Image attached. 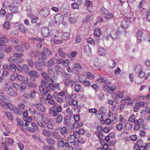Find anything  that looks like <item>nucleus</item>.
I'll return each instance as SVG.
<instances>
[{
  "label": "nucleus",
  "mask_w": 150,
  "mask_h": 150,
  "mask_svg": "<svg viewBox=\"0 0 150 150\" xmlns=\"http://www.w3.org/2000/svg\"><path fill=\"white\" fill-rule=\"evenodd\" d=\"M45 125L47 127L50 129H53L54 128V122L52 119H47L45 122Z\"/></svg>",
  "instance_id": "7ed1b4c3"
},
{
  "label": "nucleus",
  "mask_w": 150,
  "mask_h": 150,
  "mask_svg": "<svg viewBox=\"0 0 150 150\" xmlns=\"http://www.w3.org/2000/svg\"><path fill=\"white\" fill-rule=\"evenodd\" d=\"M60 33L57 31V30H54L53 31V34H52V36H54L55 38L58 37L60 36Z\"/></svg>",
  "instance_id": "864d4df0"
},
{
  "label": "nucleus",
  "mask_w": 150,
  "mask_h": 150,
  "mask_svg": "<svg viewBox=\"0 0 150 150\" xmlns=\"http://www.w3.org/2000/svg\"><path fill=\"white\" fill-rule=\"evenodd\" d=\"M75 91L76 92H78L81 89V86L80 84L78 83L76 84L74 86Z\"/></svg>",
  "instance_id": "e433bc0d"
},
{
  "label": "nucleus",
  "mask_w": 150,
  "mask_h": 150,
  "mask_svg": "<svg viewBox=\"0 0 150 150\" xmlns=\"http://www.w3.org/2000/svg\"><path fill=\"white\" fill-rule=\"evenodd\" d=\"M42 76L47 81L50 82H54L53 80L51 78L49 75L46 72H42L41 73Z\"/></svg>",
  "instance_id": "6e6552de"
},
{
  "label": "nucleus",
  "mask_w": 150,
  "mask_h": 150,
  "mask_svg": "<svg viewBox=\"0 0 150 150\" xmlns=\"http://www.w3.org/2000/svg\"><path fill=\"white\" fill-rule=\"evenodd\" d=\"M55 69L57 71L59 72H62V68L59 66L56 65L54 67Z\"/></svg>",
  "instance_id": "69168bd1"
},
{
  "label": "nucleus",
  "mask_w": 150,
  "mask_h": 150,
  "mask_svg": "<svg viewBox=\"0 0 150 150\" xmlns=\"http://www.w3.org/2000/svg\"><path fill=\"white\" fill-rule=\"evenodd\" d=\"M36 92L34 91H31L30 93H25L23 96L25 98L28 99H32L35 97Z\"/></svg>",
  "instance_id": "0eeeda50"
},
{
  "label": "nucleus",
  "mask_w": 150,
  "mask_h": 150,
  "mask_svg": "<svg viewBox=\"0 0 150 150\" xmlns=\"http://www.w3.org/2000/svg\"><path fill=\"white\" fill-rule=\"evenodd\" d=\"M113 17L114 15L112 13H109L105 16V17L104 18L106 19L109 20L112 18Z\"/></svg>",
  "instance_id": "6e6d98bb"
},
{
  "label": "nucleus",
  "mask_w": 150,
  "mask_h": 150,
  "mask_svg": "<svg viewBox=\"0 0 150 150\" xmlns=\"http://www.w3.org/2000/svg\"><path fill=\"white\" fill-rule=\"evenodd\" d=\"M23 68L24 71L26 73H28L29 72V67L26 64H24L23 65Z\"/></svg>",
  "instance_id": "0e129e2a"
},
{
  "label": "nucleus",
  "mask_w": 150,
  "mask_h": 150,
  "mask_svg": "<svg viewBox=\"0 0 150 150\" xmlns=\"http://www.w3.org/2000/svg\"><path fill=\"white\" fill-rule=\"evenodd\" d=\"M28 39L30 40H33L34 42H43L44 39H40L38 38H34L33 37H30L28 38Z\"/></svg>",
  "instance_id": "c9c22d12"
},
{
  "label": "nucleus",
  "mask_w": 150,
  "mask_h": 150,
  "mask_svg": "<svg viewBox=\"0 0 150 150\" xmlns=\"http://www.w3.org/2000/svg\"><path fill=\"white\" fill-rule=\"evenodd\" d=\"M50 41L51 42H53L54 44L57 45L60 44L63 42V41L62 40L59 39H54V40H51Z\"/></svg>",
  "instance_id": "37998d69"
},
{
  "label": "nucleus",
  "mask_w": 150,
  "mask_h": 150,
  "mask_svg": "<svg viewBox=\"0 0 150 150\" xmlns=\"http://www.w3.org/2000/svg\"><path fill=\"white\" fill-rule=\"evenodd\" d=\"M69 21L71 23L74 24L77 22V20L74 18L71 17L69 18Z\"/></svg>",
  "instance_id": "603ef678"
},
{
  "label": "nucleus",
  "mask_w": 150,
  "mask_h": 150,
  "mask_svg": "<svg viewBox=\"0 0 150 150\" xmlns=\"http://www.w3.org/2000/svg\"><path fill=\"white\" fill-rule=\"evenodd\" d=\"M35 68L38 71H43V69L40 63L38 62H35L34 63Z\"/></svg>",
  "instance_id": "a878e982"
},
{
  "label": "nucleus",
  "mask_w": 150,
  "mask_h": 150,
  "mask_svg": "<svg viewBox=\"0 0 150 150\" xmlns=\"http://www.w3.org/2000/svg\"><path fill=\"white\" fill-rule=\"evenodd\" d=\"M47 87L49 89H50L52 90H54L55 88V87L54 84L52 83L47 84Z\"/></svg>",
  "instance_id": "052dcab7"
},
{
  "label": "nucleus",
  "mask_w": 150,
  "mask_h": 150,
  "mask_svg": "<svg viewBox=\"0 0 150 150\" xmlns=\"http://www.w3.org/2000/svg\"><path fill=\"white\" fill-rule=\"evenodd\" d=\"M17 76V73H14L12 74L10 77V81L11 82L14 81L16 78Z\"/></svg>",
  "instance_id": "c03bdc74"
},
{
  "label": "nucleus",
  "mask_w": 150,
  "mask_h": 150,
  "mask_svg": "<svg viewBox=\"0 0 150 150\" xmlns=\"http://www.w3.org/2000/svg\"><path fill=\"white\" fill-rule=\"evenodd\" d=\"M8 41V39L5 37H0V44H3L7 43Z\"/></svg>",
  "instance_id": "c756f323"
},
{
  "label": "nucleus",
  "mask_w": 150,
  "mask_h": 150,
  "mask_svg": "<svg viewBox=\"0 0 150 150\" xmlns=\"http://www.w3.org/2000/svg\"><path fill=\"white\" fill-rule=\"evenodd\" d=\"M12 24L14 28H18L20 31L23 33H26L28 31V28L21 23L16 22Z\"/></svg>",
  "instance_id": "f03ea898"
},
{
  "label": "nucleus",
  "mask_w": 150,
  "mask_h": 150,
  "mask_svg": "<svg viewBox=\"0 0 150 150\" xmlns=\"http://www.w3.org/2000/svg\"><path fill=\"white\" fill-rule=\"evenodd\" d=\"M8 70L12 73L15 72L16 71V65L13 64H11L8 66Z\"/></svg>",
  "instance_id": "6ab92c4d"
},
{
  "label": "nucleus",
  "mask_w": 150,
  "mask_h": 150,
  "mask_svg": "<svg viewBox=\"0 0 150 150\" xmlns=\"http://www.w3.org/2000/svg\"><path fill=\"white\" fill-rule=\"evenodd\" d=\"M93 17V16L92 15L87 16L86 18L83 20V22L87 23L89 22L92 19Z\"/></svg>",
  "instance_id": "09e8293b"
},
{
  "label": "nucleus",
  "mask_w": 150,
  "mask_h": 150,
  "mask_svg": "<svg viewBox=\"0 0 150 150\" xmlns=\"http://www.w3.org/2000/svg\"><path fill=\"white\" fill-rule=\"evenodd\" d=\"M116 87L114 86L113 87L111 88L108 86H105L103 88V90L109 93H112L113 92V91L116 89Z\"/></svg>",
  "instance_id": "9b49d317"
},
{
  "label": "nucleus",
  "mask_w": 150,
  "mask_h": 150,
  "mask_svg": "<svg viewBox=\"0 0 150 150\" xmlns=\"http://www.w3.org/2000/svg\"><path fill=\"white\" fill-rule=\"evenodd\" d=\"M84 50L85 53L88 55H90L91 53V49L88 45H86L85 47Z\"/></svg>",
  "instance_id": "393cba45"
},
{
  "label": "nucleus",
  "mask_w": 150,
  "mask_h": 150,
  "mask_svg": "<svg viewBox=\"0 0 150 150\" xmlns=\"http://www.w3.org/2000/svg\"><path fill=\"white\" fill-rule=\"evenodd\" d=\"M9 26L10 24L9 22L7 21H5L3 24L4 28L6 30H8L10 28Z\"/></svg>",
  "instance_id": "5fc2aeb1"
},
{
  "label": "nucleus",
  "mask_w": 150,
  "mask_h": 150,
  "mask_svg": "<svg viewBox=\"0 0 150 150\" xmlns=\"http://www.w3.org/2000/svg\"><path fill=\"white\" fill-rule=\"evenodd\" d=\"M11 5V3L7 1H4L2 3L3 7L7 10L9 9Z\"/></svg>",
  "instance_id": "b1692460"
},
{
  "label": "nucleus",
  "mask_w": 150,
  "mask_h": 150,
  "mask_svg": "<svg viewBox=\"0 0 150 150\" xmlns=\"http://www.w3.org/2000/svg\"><path fill=\"white\" fill-rule=\"evenodd\" d=\"M70 33L69 32H64L62 33V38L63 40H68L70 37Z\"/></svg>",
  "instance_id": "aec40b11"
},
{
  "label": "nucleus",
  "mask_w": 150,
  "mask_h": 150,
  "mask_svg": "<svg viewBox=\"0 0 150 150\" xmlns=\"http://www.w3.org/2000/svg\"><path fill=\"white\" fill-rule=\"evenodd\" d=\"M52 135L57 140H59L63 138L62 136L59 134L58 132L56 131L52 132Z\"/></svg>",
  "instance_id": "412c9836"
},
{
  "label": "nucleus",
  "mask_w": 150,
  "mask_h": 150,
  "mask_svg": "<svg viewBox=\"0 0 150 150\" xmlns=\"http://www.w3.org/2000/svg\"><path fill=\"white\" fill-rule=\"evenodd\" d=\"M18 80L21 81H24L25 79V77L21 75L17 74V78Z\"/></svg>",
  "instance_id": "338daca9"
},
{
  "label": "nucleus",
  "mask_w": 150,
  "mask_h": 150,
  "mask_svg": "<svg viewBox=\"0 0 150 150\" xmlns=\"http://www.w3.org/2000/svg\"><path fill=\"white\" fill-rule=\"evenodd\" d=\"M46 140L47 143L53 145L55 143L54 140L52 138H47L46 139Z\"/></svg>",
  "instance_id": "a19ab883"
},
{
  "label": "nucleus",
  "mask_w": 150,
  "mask_h": 150,
  "mask_svg": "<svg viewBox=\"0 0 150 150\" xmlns=\"http://www.w3.org/2000/svg\"><path fill=\"white\" fill-rule=\"evenodd\" d=\"M135 117L134 115H131L129 117V121L133 122H134L135 123V121L136 120H135Z\"/></svg>",
  "instance_id": "e2e57ef3"
},
{
  "label": "nucleus",
  "mask_w": 150,
  "mask_h": 150,
  "mask_svg": "<svg viewBox=\"0 0 150 150\" xmlns=\"http://www.w3.org/2000/svg\"><path fill=\"white\" fill-rule=\"evenodd\" d=\"M64 16L61 13H58L54 17L55 23L56 24H59L63 20Z\"/></svg>",
  "instance_id": "39448f33"
},
{
  "label": "nucleus",
  "mask_w": 150,
  "mask_h": 150,
  "mask_svg": "<svg viewBox=\"0 0 150 150\" xmlns=\"http://www.w3.org/2000/svg\"><path fill=\"white\" fill-rule=\"evenodd\" d=\"M6 107H7L11 110H14V105L13 106L10 103H8L7 104Z\"/></svg>",
  "instance_id": "774afa93"
},
{
  "label": "nucleus",
  "mask_w": 150,
  "mask_h": 150,
  "mask_svg": "<svg viewBox=\"0 0 150 150\" xmlns=\"http://www.w3.org/2000/svg\"><path fill=\"white\" fill-rule=\"evenodd\" d=\"M31 77L35 79L38 78L40 76V75L38 72L35 71L31 70L28 73Z\"/></svg>",
  "instance_id": "1a4fd4ad"
},
{
  "label": "nucleus",
  "mask_w": 150,
  "mask_h": 150,
  "mask_svg": "<svg viewBox=\"0 0 150 150\" xmlns=\"http://www.w3.org/2000/svg\"><path fill=\"white\" fill-rule=\"evenodd\" d=\"M41 83V84L39 86V90L40 93L43 96H47L50 93V91L47 86L48 82L44 80H42Z\"/></svg>",
  "instance_id": "f257e3e1"
},
{
  "label": "nucleus",
  "mask_w": 150,
  "mask_h": 150,
  "mask_svg": "<svg viewBox=\"0 0 150 150\" xmlns=\"http://www.w3.org/2000/svg\"><path fill=\"white\" fill-rule=\"evenodd\" d=\"M12 86L14 88L17 90L21 89L22 90H23L24 89V87H22V86H20L19 85L16 83H13Z\"/></svg>",
  "instance_id": "c85d7f7f"
},
{
  "label": "nucleus",
  "mask_w": 150,
  "mask_h": 150,
  "mask_svg": "<svg viewBox=\"0 0 150 150\" xmlns=\"http://www.w3.org/2000/svg\"><path fill=\"white\" fill-rule=\"evenodd\" d=\"M47 58V55L43 51L40 54L38 58V61L41 62V60H45Z\"/></svg>",
  "instance_id": "f3484780"
},
{
  "label": "nucleus",
  "mask_w": 150,
  "mask_h": 150,
  "mask_svg": "<svg viewBox=\"0 0 150 150\" xmlns=\"http://www.w3.org/2000/svg\"><path fill=\"white\" fill-rule=\"evenodd\" d=\"M124 92L123 91H119L117 93H114L113 96L115 97V100H116L118 98H122L123 97Z\"/></svg>",
  "instance_id": "2eb2a0df"
},
{
  "label": "nucleus",
  "mask_w": 150,
  "mask_h": 150,
  "mask_svg": "<svg viewBox=\"0 0 150 150\" xmlns=\"http://www.w3.org/2000/svg\"><path fill=\"white\" fill-rule=\"evenodd\" d=\"M43 52H44L45 54H46L47 55H50L52 54V52L51 50L46 47H44L43 49Z\"/></svg>",
  "instance_id": "473e14b6"
},
{
  "label": "nucleus",
  "mask_w": 150,
  "mask_h": 150,
  "mask_svg": "<svg viewBox=\"0 0 150 150\" xmlns=\"http://www.w3.org/2000/svg\"><path fill=\"white\" fill-rule=\"evenodd\" d=\"M54 58H51L47 62V67L50 68L54 63Z\"/></svg>",
  "instance_id": "f704fd0d"
},
{
  "label": "nucleus",
  "mask_w": 150,
  "mask_h": 150,
  "mask_svg": "<svg viewBox=\"0 0 150 150\" xmlns=\"http://www.w3.org/2000/svg\"><path fill=\"white\" fill-rule=\"evenodd\" d=\"M84 5L87 7V9L88 11H90L91 8L92 6V3L90 1L86 0L84 3Z\"/></svg>",
  "instance_id": "dca6fc26"
},
{
  "label": "nucleus",
  "mask_w": 150,
  "mask_h": 150,
  "mask_svg": "<svg viewBox=\"0 0 150 150\" xmlns=\"http://www.w3.org/2000/svg\"><path fill=\"white\" fill-rule=\"evenodd\" d=\"M43 133L44 135L46 137H50L51 135V132L45 129L43 130Z\"/></svg>",
  "instance_id": "49530a36"
},
{
  "label": "nucleus",
  "mask_w": 150,
  "mask_h": 150,
  "mask_svg": "<svg viewBox=\"0 0 150 150\" xmlns=\"http://www.w3.org/2000/svg\"><path fill=\"white\" fill-rule=\"evenodd\" d=\"M142 32L140 30H138L137 33V41L138 43L142 42Z\"/></svg>",
  "instance_id": "4468645a"
},
{
  "label": "nucleus",
  "mask_w": 150,
  "mask_h": 150,
  "mask_svg": "<svg viewBox=\"0 0 150 150\" xmlns=\"http://www.w3.org/2000/svg\"><path fill=\"white\" fill-rule=\"evenodd\" d=\"M63 120L62 116L61 115H58L56 118V122L59 124L62 122Z\"/></svg>",
  "instance_id": "de8ad7c7"
},
{
  "label": "nucleus",
  "mask_w": 150,
  "mask_h": 150,
  "mask_svg": "<svg viewBox=\"0 0 150 150\" xmlns=\"http://www.w3.org/2000/svg\"><path fill=\"white\" fill-rule=\"evenodd\" d=\"M98 52L101 55H104L105 54L106 52L105 50L103 48L100 47L99 49Z\"/></svg>",
  "instance_id": "3c124183"
},
{
  "label": "nucleus",
  "mask_w": 150,
  "mask_h": 150,
  "mask_svg": "<svg viewBox=\"0 0 150 150\" xmlns=\"http://www.w3.org/2000/svg\"><path fill=\"white\" fill-rule=\"evenodd\" d=\"M37 108L40 111L45 112V109L44 106L41 103H37L35 105Z\"/></svg>",
  "instance_id": "a211bd4d"
},
{
  "label": "nucleus",
  "mask_w": 150,
  "mask_h": 150,
  "mask_svg": "<svg viewBox=\"0 0 150 150\" xmlns=\"http://www.w3.org/2000/svg\"><path fill=\"white\" fill-rule=\"evenodd\" d=\"M138 75L139 77L144 78L145 80L148 79V76H146L145 73L142 71L139 73Z\"/></svg>",
  "instance_id": "4c0bfd02"
},
{
  "label": "nucleus",
  "mask_w": 150,
  "mask_h": 150,
  "mask_svg": "<svg viewBox=\"0 0 150 150\" xmlns=\"http://www.w3.org/2000/svg\"><path fill=\"white\" fill-rule=\"evenodd\" d=\"M140 107V105L139 102L136 103L133 107V111L134 112H137L139 110Z\"/></svg>",
  "instance_id": "7c9ffc66"
},
{
  "label": "nucleus",
  "mask_w": 150,
  "mask_h": 150,
  "mask_svg": "<svg viewBox=\"0 0 150 150\" xmlns=\"http://www.w3.org/2000/svg\"><path fill=\"white\" fill-rule=\"evenodd\" d=\"M9 9L11 13L13 14L17 13L18 12V7L13 5L11 6Z\"/></svg>",
  "instance_id": "f8f14e48"
},
{
  "label": "nucleus",
  "mask_w": 150,
  "mask_h": 150,
  "mask_svg": "<svg viewBox=\"0 0 150 150\" xmlns=\"http://www.w3.org/2000/svg\"><path fill=\"white\" fill-rule=\"evenodd\" d=\"M13 14L9 13L7 14L6 16V18L7 21H11L13 18Z\"/></svg>",
  "instance_id": "2f4dec72"
},
{
  "label": "nucleus",
  "mask_w": 150,
  "mask_h": 150,
  "mask_svg": "<svg viewBox=\"0 0 150 150\" xmlns=\"http://www.w3.org/2000/svg\"><path fill=\"white\" fill-rule=\"evenodd\" d=\"M64 142L63 140L62 139H61L60 140L58 141L57 144V146L59 148H62L63 147Z\"/></svg>",
  "instance_id": "bf43d9fd"
},
{
  "label": "nucleus",
  "mask_w": 150,
  "mask_h": 150,
  "mask_svg": "<svg viewBox=\"0 0 150 150\" xmlns=\"http://www.w3.org/2000/svg\"><path fill=\"white\" fill-rule=\"evenodd\" d=\"M78 103L77 100H70L68 101V104L70 105H75L77 104Z\"/></svg>",
  "instance_id": "a18cd8bd"
},
{
  "label": "nucleus",
  "mask_w": 150,
  "mask_h": 150,
  "mask_svg": "<svg viewBox=\"0 0 150 150\" xmlns=\"http://www.w3.org/2000/svg\"><path fill=\"white\" fill-rule=\"evenodd\" d=\"M79 137V135L77 132H74L73 134L69 135L68 138V142L70 143H72L74 142L76 138Z\"/></svg>",
  "instance_id": "20e7f679"
},
{
  "label": "nucleus",
  "mask_w": 150,
  "mask_h": 150,
  "mask_svg": "<svg viewBox=\"0 0 150 150\" xmlns=\"http://www.w3.org/2000/svg\"><path fill=\"white\" fill-rule=\"evenodd\" d=\"M42 34L44 37H47L50 34L49 29L47 28H42L41 30Z\"/></svg>",
  "instance_id": "9d476101"
},
{
  "label": "nucleus",
  "mask_w": 150,
  "mask_h": 150,
  "mask_svg": "<svg viewBox=\"0 0 150 150\" xmlns=\"http://www.w3.org/2000/svg\"><path fill=\"white\" fill-rule=\"evenodd\" d=\"M100 12L102 14L104 17H105L107 14L109 13V11L108 10L105 8L104 7H102L100 9Z\"/></svg>",
  "instance_id": "cd10ccee"
},
{
  "label": "nucleus",
  "mask_w": 150,
  "mask_h": 150,
  "mask_svg": "<svg viewBox=\"0 0 150 150\" xmlns=\"http://www.w3.org/2000/svg\"><path fill=\"white\" fill-rule=\"evenodd\" d=\"M130 23V21L129 20L124 19L121 21V25L122 28H126Z\"/></svg>",
  "instance_id": "ddd939ff"
},
{
  "label": "nucleus",
  "mask_w": 150,
  "mask_h": 150,
  "mask_svg": "<svg viewBox=\"0 0 150 150\" xmlns=\"http://www.w3.org/2000/svg\"><path fill=\"white\" fill-rule=\"evenodd\" d=\"M15 48L16 50L18 51H20L21 52H23V47L20 45H17V46H15Z\"/></svg>",
  "instance_id": "680f3d73"
},
{
  "label": "nucleus",
  "mask_w": 150,
  "mask_h": 150,
  "mask_svg": "<svg viewBox=\"0 0 150 150\" xmlns=\"http://www.w3.org/2000/svg\"><path fill=\"white\" fill-rule=\"evenodd\" d=\"M11 87L8 83H6L3 87V88L5 91H9L11 89Z\"/></svg>",
  "instance_id": "ea45409f"
},
{
  "label": "nucleus",
  "mask_w": 150,
  "mask_h": 150,
  "mask_svg": "<svg viewBox=\"0 0 150 150\" xmlns=\"http://www.w3.org/2000/svg\"><path fill=\"white\" fill-rule=\"evenodd\" d=\"M50 13V10L49 9L46 7H44L42 8L40 11V13L43 17H47Z\"/></svg>",
  "instance_id": "423d86ee"
},
{
  "label": "nucleus",
  "mask_w": 150,
  "mask_h": 150,
  "mask_svg": "<svg viewBox=\"0 0 150 150\" xmlns=\"http://www.w3.org/2000/svg\"><path fill=\"white\" fill-rule=\"evenodd\" d=\"M65 98H70L71 100L73 99L75 97V94L72 93L71 95H70L68 93L67 91H65V94L64 95Z\"/></svg>",
  "instance_id": "bb28decb"
},
{
  "label": "nucleus",
  "mask_w": 150,
  "mask_h": 150,
  "mask_svg": "<svg viewBox=\"0 0 150 150\" xmlns=\"http://www.w3.org/2000/svg\"><path fill=\"white\" fill-rule=\"evenodd\" d=\"M142 70V66L139 65H137L135 67L134 69V70L136 73H139Z\"/></svg>",
  "instance_id": "72a5a7b5"
},
{
  "label": "nucleus",
  "mask_w": 150,
  "mask_h": 150,
  "mask_svg": "<svg viewBox=\"0 0 150 150\" xmlns=\"http://www.w3.org/2000/svg\"><path fill=\"white\" fill-rule=\"evenodd\" d=\"M49 112L50 113H52V112L54 116H57L59 112L56 110V108L53 106L50 108L49 110Z\"/></svg>",
  "instance_id": "4be33fe9"
},
{
  "label": "nucleus",
  "mask_w": 150,
  "mask_h": 150,
  "mask_svg": "<svg viewBox=\"0 0 150 150\" xmlns=\"http://www.w3.org/2000/svg\"><path fill=\"white\" fill-rule=\"evenodd\" d=\"M137 100H145L146 97L142 94H139L137 97Z\"/></svg>",
  "instance_id": "4d7b16f0"
},
{
  "label": "nucleus",
  "mask_w": 150,
  "mask_h": 150,
  "mask_svg": "<svg viewBox=\"0 0 150 150\" xmlns=\"http://www.w3.org/2000/svg\"><path fill=\"white\" fill-rule=\"evenodd\" d=\"M60 130V133L62 137H65V135L67 133V129L66 127H61L59 128Z\"/></svg>",
  "instance_id": "5701e85b"
},
{
  "label": "nucleus",
  "mask_w": 150,
  "mask_h": 150,
  "mask_svg": "<svg viewBox=\"0 0 150 150\" xmlns=\"http://www.w3.org/2000/svg\"><path fill=\"white\" fill-rule=\"evenodd\" d=\"M116 129L119 131H121L123 129V126L122 124L121 123H119L116 126Z\"/></svg>",
  "instance_id": "13d9d810"
},
{
  "label": "nucleus",
  "mask_w": 150,
  "mask_h": 150,
  "mask_svg": "<svg viewBox=\"0 0 150 150\" xmlns=\"http://www.w3.org/2000/svg\"><path fill=\"white\" fill-rule=\"evenodd\" d=\"M94 34L95 36L99 37L101 35L100 30L99 29L97 28L94 31Z\"/></svg>",
  "instance_id": "8fccbe9b"
},
{
  "label": "nucleus",
  "mask_w": 150,
  "mask_h": 150,
  "mask_svg": "<svg viewBox=\"0 0 150 150\" xmlns=\"http://www.w3.org/2000/svg\"><path fill=\"white\" fill-rule=\"evenodd\" d=\"M72 68H76L77 69H80L82 68V67L79 63H76L74 64L72 66Z\"/></svg>",
  "instance_id": "79ce46f5"
},
{
  "label": "nucleus",
  "mask_w": 150,
  "mask_h": 150,
  "mask_svg": "<svg viewBox=\"0 0 150 150\" xmlns=\"http://www.w3.org/2000/svg\"><path fill=\"white\" fill-rule=\"evenodd\" d=\"M5 115L6 117L9 120H12L13 119V117L12 114L9 112H5Z\"/></svg>",
  "instance_id": "58836bf2"
}]
</instances>
